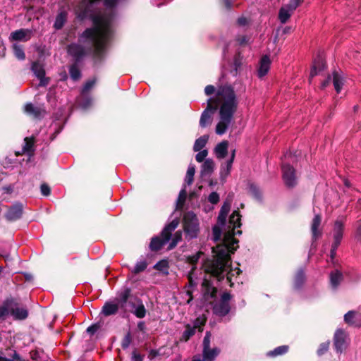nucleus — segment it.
Returning a JSON list of instances; mask_svg holds the SVG:
<instances>
[{"label": "nucleus", "mask_w": 361, "mask_h": 361, "mask_svg": "<svg viewBox=\"0 0 361 361\" xmlns=\"http://www.w3.org/2000/svg\"><path fill=\"white\" fill-rule=\"evenodd\" d=\"M240 218L241 216L238 211L232 213L229 217L228 231L224 235L223 243L213 248L215 259L206 269V271L215 276L219 281L226 277L231 282L233 276L239 275L241 272L239 268L233 269L231 267V255L236 250L238 243V240L234 236L242 233L240 230L235 231L241 226Z\"/></svg>", "instance_id": "f257e3e1"}, {"label": "nucleus", "mask_w": 361, "mask_h": 361, "mask_svg": "<svg viewBox=\"0 0 361 361\" xmlns=\"http://www.w3.org/2000/svg\"><path fill=\"white\" fill-rule=\"evenodd\" d=\"M238 98L231 85L221 86L216 94L207 100V107L202 113L200 126L205 128L211 123V113L219 109V121L216 126L217 135H224L233 123L234 115L238 110Z\"/></svg>", "instance_id": "f03ea898"}, {"label": "nucleus", "mask_w": 361, "mask_h": 361, "mask_svg": "<svg viewBox=\"0 0 361 361\" xmlns=\"http://www.w3.org/2000/svg\"><path fill=\"white\" fill-rule=\"evenodd\" d=\"M178 224L179 221L178 219H173L164 228L160 237L155 236L152 238L149 244L150 250L152 251H158L166 244L171 237V233L177 228Z\"/></svg>", "instance_id": "7ed1b4c3"}, {"label": "nucleus", "mask_w": 361, "mask_h": 361, "mask_svg": "<svg viewBox=\"0 0 361 361\" xmlns=\"http://www.w3.org/2000/svg\"><path fill=\"white\" fill-rule=\"evenodd\" d=\"M345 218L338 217L333 224L331 234L333 238V242L330 250V258L333 261L336 255V250L340 245L344 234Z\"/></svg>", "instance_id": "20e7f679"}, {"label": "nucleus", "mask_w": 361, "mask_h": 361, "mask_svg": "<svg viewBox=\"0 0 361 361\" xmlns=\"http://www.w3.org/2000/svg\"><path fill=\"white\" fill-rule=\"evenodd\" d=\"M183 226L187 239L191 240L197 237L200 224L196 214L192 212H186L183 216Z\"/></svg>", "instance_id": "39448f33"}, {"label": "nucleus", "mask_w": 361, "mask_h": 361, "mask_svg": "<svg viewBox=\"0 0 361 361\" xmlns=\"http://www.w3.org/2000/svg\"><path fill=\"white\" fill-rule=\"evenodd\" d=\"M206 319L204 317H200L194 321L192 324H187L185 331L183 332L180 340L187 341L195 334L197 329L202 331Z\"/></svg>", "instance_id": "423d86ee"}, {"label": "nucleus", "mask_w": 361, "mask_h": 361, "mask_svg": "<svg viewBox=\"0 0 361 361\" xmlns=\"http://www.w3.org/2000/svg\"><path fill=\"white\" fill-rule=\"evenodd\" d=\"M231 298L228 293H224L219 301L216 302L213 307V312L216 315L224 317L230 311L229 301Z\"/></svg>", "instance_id": "0eeeda50"}, {"label": "nucleus", "mask_w": 361, "mask_h": 361, "mask_svg": "<svg viewBox=\"0 0 361 361\" xmlns=\"http://www.w3.org/2000/svg\"><path fill=\"white\" fill-rule=\"evenodd\" d=\"M283 179L288 187H293L297 183V176L295 169L289 164H282Z\"/></svg>", "instance_id": "6e6552de"}, {"label": "nucleus", "mask_w": 361, "mask_h": 361, "mask_svg": "<svg viewBox=\"0 0 361 361\" xmlns=\"http://www.w3.org/2000/svg\"><path fill=\"white\" fill-rule=\"evenodd\" d=\"M348 336L342 329H338L334 334V345L337 353H342L348 347Z\"/></svg>", "instance_id": "1a4fd4ad"}, {"label": "nucleus", "mask_w": 361, "mask_h": 361, "mask_svg": "<svg viewBox=\"0 0 361 361\" xmlns=\"http://www.w3.org/2000/svg\"><path fill=\"white\" fill-rule=\"evenodd\" d=\"M23 207L20 202H16L11 206L5 214L6 219L9 221L19 219L23 214Z\"/></svg>", "instance_id": "9d476101"}, {"label": "nucleus", "mask_w": 361, "mask_h": 361, "mask_svg": "<svg viewBox=\"0 0 361 361\" xmlns=\"http://www.w3.org/2000/svg\"><path fill=\"white\" fill-rule=\"evenodd\" d=\"M10 314L14 319L23 320L28 316V311L26 308L18 306V304L13 300V303L10 307Z\"/></svg>", "instance_id": "9b49d317"}, {"label": "nucleus", "mask_w": 361, "mask_h": 361, "mask_svg": "<svg viewBox=\"0 0 361 361\" xmlns=\"http://www.w3.org/2000/svg\"><path fill=\"white\" fill-rule=\"evenodd\" d=\"M32 35V30L19 29L11 33L10 38L15 41H28Z\"/></svg>", "instance_id": "f8f14e48"}, {"label": "nucleus", "mask_w": 361, "mask_h": 361, "mask_svg": "<svg viewBox=\"0 0 361 361\" xmlns=\"http://www.w3.org/2000/svg\"><path fill=\"white\" fill-rule=\"evenodd\" d=\"M68 53L73 57L77 62H79L85 54L84 48L78 44H70L68 47Z\"/></svg>", "instance_id": "ddd939ff"}, {"label": "nucleus", "mask_w": 361, "mask_h": 361, "mask_svg": "<svg viewBox=\"0 0 361 361\" xmlns=\"http://www.w3.org/2000/svg\"><path fill=\"white\" fill-rule=\"evenodd\" d=\"M271 60L267 55L263 56L259 61V68L257 69V76L259 78H262L269 72L270 69Z\"/></svg>", "instance_id": "4468645a"}, {"label": "nucleus", "mask_w": 361, "mask_h": 361, "mask_svg": "<svg viewBox=\"0 0 361 361\" xmlns=\"http://www.w3.org/2000/svg\"><path fill=\"white\" fill-rule=\"evenodd\" d=\"M219 350L217 348L203 350V359L200 355L195 356L192 361H212L219 355Z\"/></svg>", "instance_id": "2eb2a0df"}, {"label": "nucleus", "mask_w": 361, "mask_h": 361, "mask_svg": "<svg viewBox=\"0 0 361 361\" xmlns=\"http://www.w3.org/2000/svg\"><path fill=\"white\" fill-rule=\"evenodd\" d=\"M330 286L333 290H336L343 280V275L338 269L332 271L329 274Z\"/></svg>", "instance_id": "dca6fc26"}, {"label": "nucleus", "mask_w": 361, "mask_h": 361, "mask_svg": "<svg viewBox=\"0 0 361 361\" xmlns=\"http://www.w3.org/2000/svg\"><path fill=\"white\" fill-rule=\"evenodd\" d=\"M322 218L319 214H316L312 222L311 231L312 234V239L317 240L322 235V232L319 230V227L321 224Z\"/></svg>", "instance_id": "f3484780"}, {"label": "nucleus", "mask_w": 361, "mask_h": 361, "mask_svg": "<svg viewBox=\"0 0 361 361\" xmlns=\"http://www.w3.org/2000/svg\"><path fill=\"white\" fill-rule=\"evenodd\" d=\"M235 150L233 149L231 152V158L226 162L225 164L221 166L220 174H221V178L222 179H225L229 175L230 171L232 168L233 162L235 159Z\"/></svg>", "instance_id": "a211bd4d"}, {"label": "nucleus", "mask_w": 361, "mask_h": 361, "mask_svg": "<svg viewBox=\"0 0 361 361\" xmlns=\"http://www.w3.org/2000/svg\"><path fill=\"white\" fill-rule=\"evenodd\" d=\"M118 308L119 306L118 303L111 301L106 302L104 303L102 307V313L106 317L111 316L116 314L117 312L118 311Z\"/></svg>", "instance_id": "6ab92c4d"}, {"label": "nucleus", "mask_w": 361, "mask_h": 361, "mask_svg": "<svg viewBox=\"0 0 361 361\" xmlns=\"http://www.w3.org/2000/svg\"><path fill=\"white\" fill-rule=\"evenodd\" d=\"M326 67L325 62L322 57H318L314 59L313 66L310 72V78L318 75Z\"/></svg>", "instance_id": "aec40b11"}, {"label": "nucleus", "mask_w": 361, "mask_h": 361, "mask_svg": "<svg viewBox=\"0 0 361 361\" xmlns=\"http://www.w3.org/2000/svg\"><path fill=\"white\" fill-rule=\"evenodd\" d=\"M228 141H222L221 142L219 143L214 148V153L216 157L219 159L225 158L228 153Z\"/></svg>", "instance_id": "412c9836"}, {"label": "nucleus", "mask_w": 361, "mask_h": 361, "mask_svg": "<svg viewBox=\"0 0 361 361\" xmlns=\"http://www.w3.org/2000/svg\"><path fill=\"white\" fill-rule=\"evenodd\" d=\"M22 183L18 180L13 183H9L2 187V191L4 194L12 195V194H18L19 190L22 188Z\"/></svg>", "instance_id": "4be33fe9"}, {"label": "nucleus", "mask_w": 361, "mask_h": 361, "mask_svg": "<svg viewBox=\"0 0 361 361\" xmlns=\"http://www.w3.org/2000/svg\"><path fill=\"white\" fill-rule=\"evenodd\" d=\"M68 13L64 10H61L58 13L54 23V27L56 30H61L67 21Z\"/></svg>", "instance_id": "5701e85b"}, {"label": "nucleus", "mask_w": 361, "mask_h": 361, "mask_svg": "<svg viewBox=\"0 0 361 361\" xmlns=\"http://www.w3.org/2000/svg\"><path fill=\"white\" fill-rule=\"evenodd\" d=\"M231 202L228 200H226L222 205L219 216H218V223L224 226L226 222L227 214L230 210Z\"/></svg>", "instance_id": "b1692460"}, {"label": "nucleus", "mask_w": 361, "mask_h": 361, "mask_svg": "<svg viewBox=\"0 0 361 361\" xmlns=\"http://www.w3.org/2000/svg\"><path fill=\"white\" fill-rule=\"evenodd\" d=\"M44 111L42 108L35 106L32 103H27L25 106V112L34 118H39Z\"/></svg>", "instance_id": "393cba45"}, {"label": "nucleus", "mask_w": 361, "mask_h": 361, "mask_svg": "<svg viewBox=\"0 0 361 361\" xmlns=\"http://www.w3.org/2000/svg\"><path fill=\"white\" fill-rule=\"evenodd\" d=\"M44 111L42 108L35 106L32 103H27L25 106V112L34 118H39Z\"/></svg>", "instance_id": "a878e982"}, {"label": "nucleus", "mask_w": 361, "mask_h": 361, "mask_svg": "<svg viewBox=\"0 0 361 361\" xmlns=\"http://www.w3.org/2000/svg\"><path fill=\"white\" fill-rule=\"evenodd\" d=\"M134 307L135 308L133 310H130V311L137 318L142 319L146 316L147 310L141 300L140 301H138V303L137 302L136 306Z\"/></svg>", "instance_id": "bb28decb"}, {"label": "nucleus", "mask_w": 361, "mask_h": 361, "mask_svg": "<svg viewBox=\"0 0 361 361\" xmlns=\"http://www.w3.org/2000/svg\"><path fill=\"white\" fill-rule=\"evenodd\" d=\"M214 163L210 159H205L201 167V176L204 177L210 175L214 170Z\"/></svg>", "instance_id": "cd10ccee"}, {"label": "nucleus", "mask_w": 361, "mask_h": 361, "mask_svg": "<svg viewBox=\"0 0 361 361\" xmlns=\"http://www.w3.org/2000/svg\"><path fill=\"white\" fill-rule=\"evenodd\" d=\"M333 84L337 93H339L343 85V77L341 73L334 71L333 73Z\"/></svg>", "instance_id": "c85d7f7f"}, {"label": "nucleus", "mask_w": 361, "mask_h": 361, "mask_svg": "<svg viewBox=\"0 0 361 361\" xmlns=\"http://www.w3.org/2000/svg\"><path fill=\"white\" fill-rule=\"evenodd\" d=\"M13 303V299L10 298L6 300L3 305L0 306V319H4L10 314V307Z\"/></svg>", "instance_id": "c756f323"}, {"label": "nucleus", "mask_w": 361, "mask_h": 361, "mask_svg": "<svg viewBox=\"0 0 361 361\" xmlns=\"http://www.w3.org/2000/svg\"><path fill=\"white\" fill-rule=\"evenodd\" d=\"M118 295L121 307H123L130 298V289L129 288H125L123 290L118 293Z\"/></svg>", "instance_id": "7c9ffc66"}, {"label": "nucleus", "mask_w": 361, "mask_h": 361, "mask_svg": "<svg viewBox=\"0 0 361 361\" xmlns=\"http://www.w3.org/2000/svg\"><path fill=\"white\" fill-rule=\"evenodd\" d=\"M293 13V11L288 8L285 6H282L279 13V18L281 23H286L288 20L290 18V16Z\"/></svg>", "instance_id": "2f4dec72"}, {"label": "nucleus", "mask_w": 361, "mask_h": 361, "mask_svg": "<svg viewBox=\"0 0 361 361\" xmlns=\"http://www.w3.org/2000/svg\"><path fill=\"white\" fill-rule=\"evenodd\" d=\"M305 281V275L303 269H300L297 272L294 279V288L300 289L304 284Z\"/></svg>", "instance_id": "473e14b6"}, {"label": "nucleus", "mask_w": 361, "mask_h": 361, "mask_svg": "<svg viewBox=\"0 0 361 361\" xmlns=\"http://www.w3.org/2000/svg\"><path fill=\"white\" fill-rule=\"evenodd\" d=\"M209 139V135H204L203 136H201L198 139H197L195 142L194 146H193V150L195 152H199L201 149H202L203 147L206 145L207 141Z\"/></svg>", "instance_id": "72a5a7b5"}, {"label": "nucleus", "mask_w": 361, "mask_h": 361, "mask_svg": "<svg viewBox=\"0 0 361 361\" xmlns=\"http://www.w3.org/2000/svg\"><path fill=\"white\" fill-rule=\"evenodd\" d=\"M288 350V345H281L276 348H274L273 350L269 351L267 353V355L269 357H276L279 355H282L286 353Z\"/></svg>", "instance_id": "f704fd0d"}, {"label": "nucleus", "mask_w": 361, "mask_h": 361, "mask_svg": "<svg viewBox=\"0 0 361 361\" xmlns=\"http://www.w3.org/2000/svg\"><path fill=\"white\" fill-rule=\"evenodd\" d=\"M147 263L145 259H140L135 264V266L131 270L132 273L137 274L147 269Z\"/></svg>", "instance_id": "c9c22d12"}, {"label": "nucleus", "mask_w": 361, "mask_h": 361, "mask_svg": "<svg viewBox=\"0 0 361 361\" xmlns=\"http://www.w3.org/2000/svg\"><path fill=\"white\" fill-rule=\"evenodd\" d=\"M25 145L23 147V151L24 153H27L30 156L34 152V141L32 138L25 137Z\"/></svg>", "instance_id": "e433bc0d"}, {"label": "nucleus", "mask_w": 361, "mask_h": 361, "mask_svg": "<svg viewBox=\"0 0 361 361\" xmlns=\"http://www.w3.org/2000/svg\"><path fill=\"white\" fill-rule=\"evenodd\" d=\"M32 71L37 78H42L45 75V71L42 66L39 62H34L32 64Z\"/></svg>", "instance_id": "4c0bfd02"}, {"label": "nucleus", "mask_w": 361, "mask_h": 361, "mask_svg": "<svg viewBox=\"0 0 361 361\" xmlns=\"http://www.w3.org/2000/svg\"><path fill=\"white\" fill-rule=\"evenodd\" d=\"M92 103V99L90 97L87 96V94L82 95L80 99L78 100V104L79 106L82 108L83 109H86L89 108Z\"/></svg>", "instance_id": "58836bf2"}, {"label": "nucleus", "mask_w": 361, "mask_h": 361, "mask_svg": "<svg viewBox=\"0 0 361 361\" xmlns=\"http://www.w3.org/2000/svg\"><path fill=\"white\" fill-rule=\"evenodd\" d=\"M13 50L15 56L19 60H24L25 58V54L24 50L21 45L18 44H14L13 45Z\"/></svg>", "instance_id": "ea45409f"}, {"label": "nucleus", "mask_w": 361, "mask_h": 361, "mask_svg": "<svg viewBox=\"0 0 361 361\" xmlns=\"http://www.w3.org/2000/svg\"><path fill=\"white\" fill-rule=\"evenodd\" d=\"M195 173V166L190 164L188 166V171L186 173V176H185V181L188 185H190L192 183Z\"/></svg>", "instance_id": "a19ab883"}, {"label": "nucleus", "mask_w": 361, "mask_h": 361, "mask_svg": "<svg viewBox=\"0 0 361 361\" xmlns=\"http://www.w3.org/2000/svg\"><path fill=\"white\" fill-rule=\"evenodd\" d=\"M249 191L252 195L259 201L262 200V193L259 188L255 184H250Z\"/></svg>", "instance_id": "79ce46f5"}, {"label": "nucleus", "mask_w": 361, "mask_h": 361, "mask_svg": "<svg viewBox=\"0 0 361 361\" xmlns=\"http://www.w3.org/2000/svg\"><path fill=\"white\" fill-rule=\"evenodd\" d=\"M182 239V233L180 231H177L173 235L171 241L169 243L168 247V250L173 249Z\"/></svg>", "instance_id": "37998d69"}, {"label": "nucleus", "mask_w": 361, "mask_h": 361, "mask_svg": "<svg viewBox=\"0 0 361 361\" xmlns=\"http://www.w3.org/2000/svg\"><path fill=\"white\" fill-rule=\"evenodd\" d=\"M154 268L158 271L167 273L169 269V263L165 259L160 260L154 264Z\"/></svg>", "instance_id": "c03bdc74"}, {"label": "nucleus", "mask_w": 361, "mask_h": 361, "mask_svg": "<svg viewBox=\"0 0 361 361\" xmlns=\"http://www.w3.org/2000/svg\"><path fill=\"white\" fill-rule=\"evenodd\" d=\"M96 83V79L92 78L87 80L82 87L81 90V94L84 95L87 94V92L94 86Z\"/></svg>", "instance_id": "a18cd8bd"}, {"label": "nucleus", "mask_w": 361, "mask_h": 361, "mask_svg": "<svg viewBox=\"0 0 361 361\" xmlns=\"http://www.w3.org/2000/svg\"><path fill=\"white\" fill-rule=\"evenodd\" d=\"M69 73L73 80H78L81 76L80 71L76 65L70 67Z\"/></svg>", "instance_id": "49530a36"}, {"label": "nucleus", "mask_w": 361, "mask_h": 361, "mask_svg": "<svg viewBox=\"0 0 361 361\" xmlns=\"http://www.w3.org/2000/svg\"><path fill=\"white\" fill-rule=\"evenodd\" d=\"M356 313L354 311H349L344 315L345 322L350 325H357L355 321Z\"/></svg>", "instance_id": "de8ad7c7"}, {"label": "nucleus", "mask_w": 361, "mask_h": 361, "mask_svg": "<svg viewBox=\"0 0 361 361\" xmlns=\"http://www.w3.org/2000/svg\"><path fill=\"white\" fill-rule=\"evenodd\" d=\"M186 195H187V193H186V190L185 188L182 189L180 192H179V195H178V200H177V208L178 209H181L184 204V202L185 201V199H186Z\"/></svg>", "instance_id": "09e8293b"}, {"label": "nucleus", "mask_w": 361, "mask_h": 361, "mask_svg": "<svg viewBox=\"0 0 361 361\" xmlns=\"http://www.w3.org/2000/svg\"><path fill=\"white\" fill-rule=\"evenodd\" d=\"M20 357L16 350H12V354H9L8 357L0 356V361H18Z\"/></svg>", "instance_id": "8fccbe9b"}, {"label": "nucleus", "mask_w": 361, "mask_h": 361, "mask_svg": "<svg viewBox=\"0 0 361 361\" xmlns=\"http://www.w3.org/2000/svg\"><path fill=\"white\" fill-rule=\"evenodd\" d=\"M302 1L303 0H290L285 6L290 9V11H294Z\"/></svg>", "instance_id": "3c124183"}, {"label": "nucleus", "mask_w": 361, "mask_h": 361, "mask_svg": "<svg viewBox=\"0 0 361 361\" xmlns=\"http://www.w3.org/2000/svg\"><path fill=\"white\" fill-rule=\"evenodd\" d=\"M101 325L99 323L93 324L86 329V331L90 336L94 335L100 328Z\"/></svg>", "instance_id": "603ef678"}, {"label": "nucleus", "mask_w": 361, "mask_h": 361, "mask_svg": "<svg viewBox=\"0 0 361 361\" xmlns=\"http://www.w3.org/2000/svg\"><path fill=\"white\" fill-rule=\"evenodd\" d=\"M208 201L213 204H217L219 201V195L216 192H212L208 196Z\"/></svg>", "instance_id": "864d4df0"}, {"label": "nucleus", "mask_w": 361, "mask_h": 361, "mask_svg": "<svg viewBox=\"0 0 361 361\" xmlns=\"http://www.w3.org/2000/svg\"><path fill=\"white\" fill-rule=\"evenodd\" d=\"M208 152L207 149L200 150L195 156L196 161L198 162H202L205 157L207 156Z\"/></svg>", "instance_id": "5fc2aeb1"}, {"label": "nucleus", "mask_w": 361, "mask_h": 361, "mask_svg": "<svg viewBox=\"0 0 361 361\" xmlns=\"http://www.w3.org/2000/svg\"><path fill=\"white\" fill-rule=\"evenodd\" d=\"M211 334L209 331H207L205 336L203 339V350H207L210 348Z\"/></svg>", "instance_id": "6e6d98bb"}, {"label": "nucleus", "mask_w": 361, "mask_h": 361, "mask_svg": "<svg viewBox=\"0 0 361 361\" xmlns=\"http://www.w3.org/2000/svg\"><path fill=\"white\" fill-rule=\"evenodd\" d=\"M329 342H324L320 344L318 350H317V354L319 355H322L324 354L329 349Z\"/></svg>", "instance_id": "4d7b16f0"}, {"label": "nucleus", "mask_w": 361, "mask_h": 361, "mask_svg": "<svg viewBox=\"0 0 361 361\" xmlns=\"http://www.w3.org/2000/svg\"><path fill=\"white\" fill-rule=\"evenodd\" d=\"M212 231H213V235H214L213 236L214 240L218 241L219 240H220L221 235V228L219 226H215L213 227Z\"/></svg>", "instance_id": "13d9d810"}, {"label": "nucleus", "mask_w": 361, "mask_h": 361, "mask_svg": "<svg viewBox=\"0 0 361 361\" xmlns=\"http://www.w3.org/2000/svg\"><path fill=\"white\" fill-rule=\"evenodd\" d=\"M131 343V336L130 333H128L122 341L121 346L123 349H126L129 347Z\"/></svg>", "instance_id": "bf43d9fd"}, {"label": "nucleus", "mask_w": 361, "mask_h": 361, "mask_svg": "<svg viewBox=\"0 0 361 361\" xmlns=\"http://www.w3.org/2000/svg\"><path fill=\"white\" fill-rule=\"evenodd\" d=\"M226 85H224V86H225ZM221 85H220L221 87ZM219 86L217 87L219 88ZM218 90V89H216ZM216 91L214 86V85H207L204 88V92H205V94L207 95V96H209V95H212V94H214L215 92V94L216 93Z\"/></svg>", "instance_id": "052dcab7"}, {"label": "nucleus", "mask_w": 361, "mask_h": 361, "mask_svg": "<svg viewBox=\"0 0 361 361\" xmlns=\"http://www.w3.org/2000/svg\"><path fill=\"white\" fill-rule=\"evenodd\" d=\"M140 300V299L137 297L130 298L126 305H128L130 307V310H133L135 308L134 307L136 306L137 302L138 303V301Z\"/></svg>", "instance_id": "680f3d73"}, {"label": "nucleus", "mask_w": 361, "mask_h": 361, "mask_svg": "<svg viewBox=\"0 0 361 361\" xmlns=\"http://www.w3.org/2000/svg\"><path fill=\"white\" fill-rule=\"evenodd\" d=\"M202 255V252H197L196 254L192 255V256H190L188 257V261L190 264H195V263L197 262V261L199 260L200 256Z\"/></svg>", "instance_id": "e2e57ef3"}, {"label": "nucleus", "mask_w": 361, "mask_h": 361, "mask_svg": "<svg viewBox=\"0 0 361 361\" xmlns=\"http://www.w3.org/2000/svg\"><path fill=\"white\" fill-rule=\"evenodd\" d=\"M40 190L41 193L44 196H48L50 194V188L45 183L41 185Z\"/></svg>", "instance_id": "0e129e2a"}, {"label": "nucleus", "mask_w": 361, "mask_h": 361, "mask_svg": "<svg viewBox=\"0 0 361 361\" xmlns=\"http://www.w3.org/2000/svg\"><path fill=\"white\" fill-rule=\"evenodd\" d=\"M355 238L358 240L361 238V220L356 222Z\"/></svg>", "instance_id": "69168bd1"}, {"label": "nucleus", "mask_w": 361, "mask_h": 361, "mask_svg": "<svg viewBox=\"0 0 361 361\" xmlns=\"http://www.w3.org/2000/svg\"><path fill=\"white\" fill-rule=\"evenodd\" d=\"M132 361H143V356L134 350L132 353Z\"/></svg>", "instance_id": "338daca9"}, {"label": "nucleus", "mask_w": 361, "mask_h": 361, "mask_svg": "<svg viewBox=\"0 0 361 361\" xmlns=\"http://www.w3.org/2000/svg\"><path fill=\"white\" fill-rule=\"evenodd\" d=\"M38 78L39 79V83L38 86L45 87L48 85L49 80L48 78H46L45 75L42 76V78Z\"/></svg>", "instance_id": "774afa93"}]
</instances>
